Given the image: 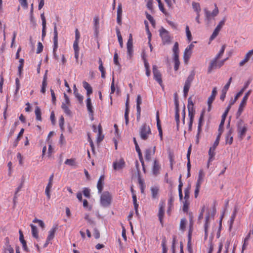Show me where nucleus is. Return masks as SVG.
<instances>
[{
  "mask_svg": "<svg viewBox=\"0 0 253 253\" xmlns=\"http://www.w3.org/2000/svg\"><path fill=\"white\" fill-rule=\"evenodd\" d=\"M144 66L146 69V74L147 77H149L151 74L150 70L149 69V65L148 63H145Z\"/></svg>",
  "mask_w": 253,
  "mask_h": 253,
  "instance_id": "052dcab7",
  "label": "nucleus"
},
{
  "mask_svg": "<svg viewBox=\"0 0 253 253\" xmlns=\"http://www.w3.org/2000/svg\"><path fill=\"white\" fill-rule=\"evenodd\" d=\"M186 223V219L185 218H182L181 219L180 223V229L183 231L185 229Z\"/></svg>",
  "mask_w": 253,
  "mask_h": 253,
  "instance_id": "09e8293b",
  "label": "nucleus"
},
{
  "mask_svg": "<svg viewBox=\"0 0 253 253\" xmlns=\"http://www.w3.org/2000/svg\"><path fill=\"white\" fill-rule=\"evenodd\" d=\"M3 253H14V250L10 245L6 244V247H4Z\"/></svg>",
  "mask_w": 253,
  "mask_h": 253,
  "instance_id": "4c0bfd02",
  "label": "nucleus"
},
{
  "mask_svg": "<svg viewBox=\"0 0 253 253\" xmlns=\"http://www.w3.org/2000/svg\"><path fill=\"white\" fill-rule=\"evenodd\" d=\"M93 235L95 239H98L100 237L99 231L96 228L94 229Z\"/></svg>",
  "mask_w": 253,
  "mask_h": 253,
  "instance_id": "774afa93",
  "label": "nucleus"
},
{
  "mask_svg": "<svg viewBox=\"0 0 253 253\" xmlns=\"http://www.w3.org/2000/svg\"><path fill=\"white\" fill-rule=\"evenodd\" d=\"M191 233L190 232H189L188 234V241L187 243V249L189 253H193V250L191 245Z\"/></svg>",
  "mask_w": 253,
  "mask_h": 253,
  "instance_id": "72a5a7b5",
  "label": "nucleus"
},
{
  "mask_svg": "<svg viewBox=\"0 0 253 253\" xmlns=\"http://www.w3.org/2000/svg\"><path fill=\"white\" fill-rule=\"evenodd\" d=\"M65 164L70 166H75L76 165V160L75 159H67L65 162Z\"/></svg>",
  "mask_w": 253,
  "mask_h": 253,
  "instance_id": "58836bf2",
  "label": "nucleus"
},
{
  "mask_svg": "<svg viewBox=\"0 0 253 253\" xmlns=\"http://www.w3.org/2000/svg\"><path fill=\"white\" fill-rule=\"evenodd\" d=\"M152 192V198L154 199H156L157 198L158 192H159V188L157 186L153 187L151 189Z\"/></svg>",
  "mask_w": 253,
  "mask_h": 253,
  "instance_id": "473e14b6",
  "label": "nucleus"
},
{
  "mask_svg": "<svg viewBox=\"0 0 253 253\" xmlns=\"http://www.w3.org/2000/svg\"><path fill=\"white\" fill-rule=\"evenodd\" d=\"M153 73L154 79L161 86H162L163 81L162 79V75L157 69L156 65L153 66Z\"/></svg>",
  "mask_w": 253,
  "mask_h": 253,
  "instance_id": "6e6552de",
  "label": "nucleus"
},
{
  "mask_svg": "<svg viewBox=\"0 0 253 253\" xmlns=\"http://www.w3.org/2000/svg\"><path fill=\"white\" fill-rule=\"evenodd\" d=\"M173 53H179L178 43L177 42H175L173 47Z\"/></svg>",
  "mask_w": 253,
  "mask_h": 253,
  "instance_id": "0e129e2a",
  "label": "nucleus"
},
{
  "mask_svg": "<svg viewBox=\"0 0 253 253\" xmlns=\"http://www.w3.org/2000/svg\"><path fill=\"white\" fill-rule=\"evenodd\" d=\"M226 17H224L223 19L219 23L210 38L211 41L213 40L218 35L219 31L221 29L223 26L224 25Z\"/></svg>",
  "mask_w": 253,
  "mask_h": 253,
  "instance_id": "0eeeda50",
  "label": "nucleus"
},
{
  "mask_svg": "<svg viewBox=\"0 0 253 253\" xmlns=\"http://www.w3.org/2000/svg\"><path fill=\"white\" fill-rule=\"evenodd\" d=\"M185 30H186V34L187 40H188V42H190L192 41V35H191V32L189 30V28L188 26H186Z\"/></svg>",
  "mask_w": 253,
  "mask_h": 253,
  "instance_id": "a19ab883",
  "label": "nucleus"
},
{
  "mask_svg": "<svg viewBox=\"0 0 253 253\" xmlns=\"http://www.w3.org/2000/svg\"><path fill=\"white\" fill-rule=\"evenodd\" d=\"M160 35L164 44L169 43L170 42V40L169 32L164 28H162L160 30Z\"/></svg>",
  "mask_w": 253,
  "mask_h": 253,
  "instance_id": "9d476101",
  "label": "nucleus"
},
{
  "mask_svg": "<svg viewBox=\"0 0 253 253\" xmlns=\"http://www.w3.org/2000/svg\"><path fill=\"white\" fill-rule=\"evenodd\" d=\"M175 119L176 122L177 126H178L180 120H179V108H175Z\"/></svg>",
  "mask_w": 253,
  "mask_h": 253,
  "instance_id": "79ce46f5",
  "label": "nucleus"
},
{
  "mask_svg": "<svg viewBox=\"0 0 253 253\" xmlns=\"http://www.w3.org/2000/svg\"><path fill=\"white\" fill-rule=\"evenodd\" d=\"M136 109H137V119H139L140 117L141 108L140 105L142 103V99L140 95L138 94L137 96L136 99Z\"/></svg>",
  "mask_w": 253,
  "mask_h": 253,
  "instance_id": "f3484780",
  "label": "nucleus"
},
{
  "mask_svg": "<svg viewBox=\"0 0 253 253\" xmlns=\"http://www.w3.org/2000/svg\"><path fill=\"white\" fill-rule=\"evenodd\" d=\"M188 116L190 118V120H192L193 121L194 115L195 113V109H189V107H188Z\"/></svg>",
  "mask_w": 253,
  "mask_h": 253,
  "instance_id": "ea45409f",
  "label": "nucleus"
},
{
  "mask_svg": "<svg viewBox=\"0 0 253 253\" xmlns=\"http://www.w3.org/2000/svg\"><path fill=\"white\" fill-rule=\"evenodd\" d=\"M194 46L193 43H191L186 48L184 53V59L185 62L188 61L190 58L192 53V50Z\"/></svg>",
  "mask_w": 253,
  "mask_h": 253,
  "instance_id": "ddd939ff",
  "label": "nucleus"
},
{
  "mask_svg": "<svg viewBox=\"0 0 253 253\" xmlns=\"http://www.w3.org/2000/svg\"><path fill=\"white\" fill-rule=\"evenodd\" d=\"M128 114H129V98L127 97L126 102V109L125 112V123L127 125L128 124Z\"/></svg>",
  "mask_w": 253,
  "mask_h": 253,
  "instance_id": "412c9836",
  "label": "nucleus"
},
{
  "mask_svg": "<svg viewBox=\"0 0 253 253\" xmlns=\"http://www.w3.org/2000/svg\"><path fill=\"white\" fill-rule=\"evenodd\" d=\"M83 194L85 197L89 198L90 197V190L88 188H84L83 190Z\"/></svg>",
  "mask_w": 253,
  "mask_h": 253,
  "instance_id": "864d4df0",
  "label": "nucleus"
},
{
  "mask_svg": "<svg viewBox=\"0 0 253 253\" xmlns=\"http://www.w3.org/2000/svg\"><path fill=\"white\" fill-rule=\"evenodd\" d=\"M156 120H157V126L158 130H162L161 123H160V118H159V113L158 111H157V113H156Z\"/></svg>",
  "mask_w": 253,
  "mask_h": 253,
  "instance_id": "de8ad7c7",
  "label": "nucleus"
},
{
  "mask_svg": "<svg viewBox=\"0 0 253 253\" xmlns=\"http://www.w3.org/2000/svg\"><path fill=\"white\" fill-rule=\"evenodd\" d=\"M112 197L111 194L107 191L103 193L100 197V203L104 207L109 206L111 202Z\"/></svg>",
  "mask_w": 253,
  "mask_h": 253,
  "instance_id": "20e7f679",
  "label": "nucleus"
},
{
  "mask_svg": "<svg viewBox=\"0 0 253 253\" xmlns=\"http://www.w3.org/2000/svg\"><path fill=\"white\" fill-rule=\"evenodd\" d=\"M205 111L203 110L200 115V118L199 119L198 129H199V132L202 131V126L203 125V122L204 121V117Z\"/></svg>",
  "mask_w": 253,
  "mask_h": 253,
  "instance_id": "a878e982",
  "label": "nucleus"
},
{
  "mask_svg": "<svg viewBox=\"0 0 253 253\" xmlns=\"http://www.w3.org/2000/svg\"><path fill=\"white\" fill-rule=\"evenodd\" d=\"M161 167L157 160H155L153 166V173L154 175H157L159 173Z\"/></svg>",
  "mask_w": 253,
  "mask_h": 253,
  "instance_id": "4be33fe9",
  "label": "nucleus"
},
{
  "mask_svg": "<svg viewBox=\"0 0 253 253\" xmlns=\"http://www.w3.org/2000/svg\"><path fill=\"white\" fill-rule=\"evenodd\" d=\"M250 60L253 61V49L247 53L244 59L239 63V66L240 67L243 66Z\"/></svg>",
  "mask_w": 253,
  "mask_h": 253,
  "instance_id": "f8f14e48",
  "label": "nucleus"
},
{
  "mask_svg": "<svg viewBox=\"0 0 253 253\" xmlns=\"http://www.w3.org/2000/svg\"><path fill=\"white\" fill-rule=\"evenodd\" d=\"M155 146H154L152 149L151 148L147 149L145 151V158L146 160L150 161L151 159V157L155 154Z\"/></svg>",
  "mask_w": 253,
  "mask_h": 253,
  "instance_id": "2eb2a0df",
  "label": "nucleus"
},
{
  "mask_svg": "<svg viewBox=\"0 0 253 253\" xmlns=\"http://www.w3.org/2000/svg\"><path fill=\"white\" fill-rule=\"evenodd\" d=\"M192 5L193 9L196 12V13H199L201 10L200 4L198 2H193Z\"/></svg>",
  "mask_w": 253,
  "mask_h": 253,
  "instance_id": "f704fd0d",
  "label": "nucleus"
},
{
  "mask_svg": "<svg viewBox=\"0 0 253 253\" xmlns=\"http://www.w3.org/2000/svg\"><path fill=\"white\" fill-rule=\"evenodd\" d=\"M194 76H195L194 72H192L191 73V74H190V75L187 78L185 83L191 85L192 81L194 80Z\"/></svg>",
  "mask_w": 253,
  "mask_h": 253,
  "instance_id": "c9c22d12",
  "label": "nucleus"
},
{
  "mask_svg": "<svg viewBox=\"0 0 253 253\" xmlns=\"http://www.w3.org/2000/svg\"><path fill=\"white\" fill-rule=\"evenodd\" d=\"M104 138V135L102 134V127L100 125L98 126V133L97 137V142L99 143L103 140Z\"/></svg>",
  "mask_w": 253,
  "mask_h": 253,
  "instance_id": "2f4dec72",
  "label": "nucleus"
},
{
  "mask_svg": "<svg viewBox=\"0 0 253 253\" xmlns=\"http://www.w3.org/2000/svg\"><path fill=\"white\" fill-rule=\"evenodd\" d=\"M237 212V209L235 208L234 209V211L232 215L231 216L230 219L229 221V229L230 231H231V230L232 228V226H233L235 217L236 216Z\"/></svg>",
  "mask_w": 253,
  "mask_h": 253,
  "instance_id": "b1692460",
  "label": "nucleus"
},
{
  "mask_svg": "<svg viewBox=\"0 0 253 253\" xmlns=\"http://www.w3.org/2000/svg\"><path fill=\"white\" fill-rule=\"evenodd\" d=\"M191 85L185 83L183 88V93L185 97H186Z\"/></svg>",
  "mask_w": 253,
  "mask_h": 253,
  "instance_id": "a18cd8bd",
  "label": "nucleus"
},
{
  "mask_svg": "<svg viewBox=\"0 0 253 253\" xmlns=\"http://www.w3.org/2000/svg\"><path fill=\"white\" fill-rule=\"evenodd\" d=\"M218 144H216L215 145V142H214L213 146L210 147L209 150V159L208 161V168L209 167V163L212 161L213 158L215 156L214 151Z\"/></svg>",
  "mask_w": 253,
  "mask_h": 253,
  "instance_id": "4468645a",
  "label": "nucleus"
},
{
  "mask_svg": "<svg viewBox=\"0 0 253 253\" xmlns=\"http://www.w3.org/2000/svg\"><path fill=\"white\" fill-rule=\"evenodd\" d=\"M251 234L250 233L248 234V235L247 236V237L244 239V243L242 247V253L243 252V251L245 250L246 246L248 245V241L250 239Z\"/></svg>",
  "mask_w": 253,
  "mask_h": 253,
  "instance_id": "49530a36",
  "label": "nucleus"
},
{
  "mask_svg": "<svg viewBox=\"0 0 253 253\" xmlns=\"http://www.w3.org/2000/svg\"><path fill=\"white\" fill-rule=\"evenodd\" d=\"M125 165V161L123 159H120L118 162L113 163V168L115 170H120L122 169Z\"/></svg>",
  "mask_w": 253,
  "mask_h": 253,
  "instance_id": "a211bd4d",
  "label": "nucleus"
},
{
  "mask_svg": "<svg viewBox=\"0 0 253 253\" xmlns=\"http://www.w3.org/2000/svg\"><path fill=\"white\" fill-rule=\"evenodd\" d=\"M127 46V53L128 56H129V58L130 59L133 55V40L132 35L130 34L129 36V38L126 44Z\"/></svg>",
  "mask_w": 253,
  "mask_h": 253,
  "instance_id": "1a4fd4ad",
  "label": "nucleus"
},
{
  "mask_svg": "<svg viewBox=\"0 0 253 253\" xmlns=\"http://www.w3.org/2000/svg\"><path fill=\"white\" fill-rule=\"evenodd\" d=\"M200 187H201V185L200 184H196V189L195 190V192H194V196H195V197L196 198L198 196V194H199V191H200Z\"/></svg>",
  "mask_w": 253,
  "mask_h": 253,
  "instance_id": "680f3d73",
  "label": "nucleus"
},
{
  "mask_svg": "<svg viewBox=\"0 0 253 253\" xmlns=\"http://www.w3.org/2000/svg\"><path fill=\"white\" fill-rule=\"evenodd\" d=\"M188 107H189V109H194V103H193V102L192 101V99H191V97H190L188 99L187 108H188Z\"/></svg>",
  "mask_w": 253,
  "mask_h": 253,
  "instance_id": "bf43d9fd",
  "label": "nucleus"
},
{
  "mask_svg": "<svg viewBox=\"0 0 253 253\" xmlns=\"http://www.w3.org/2000/svg\"><path fill=\"white\" fill-rule=\"evenodd\" d=\"M204 11L205 13L206 18L208 21L211 20L212 16L211 15V13L210 11H209L207 8L204 9Z\"/></svg>",
  "mask_w": 253,
  "mask_h": 253,
  "instance_id": "8fccbe9b",
  "label": "nucleus"
},
{
  "mask_svg": "<svg viewBox=\"0 0 253 253\" xmlns=\"http://www.w3.org/2000/svg\"><path fill=\"white\" fill-rule=\"evenodd\" d=\"M104 176L101 175L97 182V187L98 189V193H101L102 191L104 185Z\"/></svg>",
  "mask_w": 253,
  "mask_h": 253,
  "instance_id": "aec40b11",
  "label": "nucleus"
},
{
  "mask_svg": "<svg viewBox=\"0 0 253 253\" xmlns=\"http://www.w3.org/2000/svg\"><path fill=\"white\" fill-rule=\"evenodd\" d=\"M138 157H139V159L142 164V166L143 167V170L145 171V168H144V161H143V157H142V153L141 152H138Z\"/></svg>",
  "mask_w": 253,
  "mask_h": 253,
  "instance_id": "5fc2aeb1",
  "label": "nucleus"
},
{
  "mask_svg": "<svg viewBox=\"0 0 253 253\" xmlns=\"http://www.w3.org/2000/svg\"><path fill=\"white\" fill-rule=\"evenodd\" d=\"M87 109L88 112L89 116L91 117V120H93L94 111L93 107L91 104V101L90 97H88L86 100Z\"/></svg>",
  "mask_w": 253,
  "mask_h": 253,
  "instance_id": "dca6fc26",
  "label": "nucleus"
},
{
  "mask_svg": "<svg viewBox=\"0 0 253 253\" xmlns=\"http://www.w3.org/2000/svg\"><path fill=\"white\" fill-rule=\"evenodd\" d=\"M21 6L24 8H27L28 7V3L27 0H19Z\"/></svg>",
  "mask_w": 253,
  "mask_h": 253,
  "instance_id": "338daca9",
  "label": "nucleus"
},
{
  "mask_svg": "<svg viewBox=\"0 0 253 253\" xmlns=\"http://www.w3.org/2000/svg\"><path fill=\"white\" fill-rule=\"evenodd\" d=\"M225 49V45H223L219 52L216 55L215 58L211 61L208 68V73H211L213 69L216 68V61L222 56Z\"/></svg>",
  "mask_w": 253,
  "mask_h": 253,
  "instance_id": "f03ea898",
  "label": "nucleus"
},
{
  "mask_svg": "<svg viewBox=\"0 0 253 253\" xmlns=\"http://www.w3.org/2000/svg\"><path fill=\"white\" fill-rule=\"evenodd\" d=\"M146 17L148 19V20L150 22V23L152 24V25L154 26L155 24V20L154 19L153 17L148 14L147 12L146 13Z\"/></svg>",
  "mask_w": 253,
  "mask_h": 253,
  "instance_id": "603ef678",
  "label": "nucleus"
},
{
  "mask_svg": "<svg viewBox=\"0 0 253 253\" xmlns=\"http://www.w3.org/2000/svg\"><path fill=\"white\" fill-rule=\"evenodd\" d=\"M205 174L203 169H200L199 172L198 178L196 184L201 185L203 181Z\"/></svg>",
  "mask_w": 253,
  "mask_h": 253,
  "instance_id": "bb28decb",
  "label": "nucleus"
},
{
  "mask_svg": "<svg viewBox=\"0 0 253 253\" xmlns=\"http://www.w3.org/2000/svg\"><path fill=\"white\" fill-rule=\"evenodd\" d=\"M245 107V106H244L243 105L241 106V105L240 104L238 111L237 112V113L236 114V117L237 119H238L240 117V116L242 114Z\"/></svg>",
  "mask_w": 253,
  "mask_h": 253,
  "instance_id": "37998d69",
  "label": "nucleus"
},
{
  "mask_svg": "<svg viewBox=\"0 0 253 253\" xmlns=\"http://www.w3.org/2000/svg\"><path fill=\"white\" fill-rule=\"evenodd\" d=\"M84 87L86 90V94L88 97H89L90 95L92 93V88L90 85L85 81L83 82Z\"/></svg>",
  "mask_w": 253,
  "mask_h": 253,
  "instance_id": "5701e85b",
  "label": "nucleus"
},
{
  "mask_svg": "<svg viewBox=\"0 0 253 253\" xmlns=\"http://www.w3.org/2000/svg\"><path fill=\"white\" fill-rule=\"evenodd\" d=\"M118 55L116 52L114 55V62L116 65H120V63L118 60Z\"/></svg>",
  "mask_w": 253,
  "mask_h": 253,
  "instance_id": "69168bd1",
  "label": "nucleus"
},
{
  "mask_svg": "<svg viewBox=\"0 0 253 253\" xmlns=\"http://www.w3.org/2000/svg\"><path fill=\"white\" fill-rule=\"evenodd\" d=\"M54 37H53V53L54 58L56 59H58V57L56 53V51L58 48V32L57 30L56 24L54 23Z\"/></svg>",
  "mask_w": 253,
  "mask_h": 253,
  "instance_id": "39448f33",
  "label": "nucleus"
},
{
  "mask_svg": "<svg viewBox=\"0 0 253 253\" xmlns=\"http://www.w3.org/2000/svg\"><path fill=\"white\" fill-rule=\"evenodd\" d=\"M210 212H209L206 217V222L204 225L205 240H207L208 236V230L210 224Z\"/></svg>",
  "mask_w": 253,
  "mask_h": 253,
  "instance_id": "6ab92c4d",
  "label": "nucleus"
},
{
  "mask_svg": "<svg viewBox=\"0 0 253 253\" xmlns=\"http://www.w3.org/2000/svg\"><path fill=\"white\" fill-rule=\"evenodd\" d=\"M24 128H21V129L20 130L17 138H16V139L15 140L14 143H13V146L14 147H16L17 145H18V142L20 140V138H21V137L23 135V133H24Z\"/></svg>",
  "mask_w": 253,
  "mask_h": 253,
  "instance_id": "c756f323",
  "label": "nucleus"
},
{
  "mask_svg": "<svg viewBox=\"0 0 253 253\" xmlns=\"http://www.w3.org/2000/svg\"><path fill=\"white\" fill-rule=\"evenodd\" d=\"M30 226L32 229V234L33 237L36 239H38L39 238V235L37 227L32 224H30Z\"/></svg>",
  "mask_w": 253,
  "mask_h": 253,
  "instance_id": "c85d7f7f",
  "label": "nucleus"
},
{
  "mask_svg": "<svg viewBox=\"0 0 253 253\" xmlns=\"http://www.w3.org/2000/svg\"><path fill=\"white\" fill-rule=\"evenodd\" d=\"M247 130V124L242 119H240L237 123V131L240 139L242 140L244 138Z\"/></svg>",
  "mask_w": 253,
  "mask_h": 253,
  "instance_id": "f257e3e1",
  "label": "nucleus"
},
{
  "mask_svg": "<svg viewBox=\"0 0 253 253\" xmlns=\"http://www.w3.org/2000/svg\"><path fill=\"white\" fill-rule=\"evenodd\" d=\"M165 202L164 200H161L159 203V212L158 216L160 223L162 226L164 225L163 218L165 214Z\"/></svg>",
  "mask_w": 253,
  "mask_h": 253,
  "instance_id": "423d86ee",
  "label": "nucleus"
},
{
  "mask_svg": "<svg viewBox=\"0 0 253 253\" xmlns=\"http://www.w3.org/2000/svg\"><path fill=\"white\" fill-rule=\"evenodd\" d=\"M117 36H118V41L120 43V45L121 47H123V39L120 34V32L119 30L117 31Z\"/></svg>",
  "mask_w": 253,
  "mask_h": 253,
  "instance_id": "13d9d810",
  "label": "nucleus"
},
{
  "mask_svg": "<svg viewBox=\"0 0 253 253\" xmlns=\"http://www.w3.org/2000/svg\"><path fill=\"white\" fill-rule=\"evenodd\" d=\"M94 27L96 32L99 28V18L98 16H95L93 18Z\"/></svg>",
  "mask_w": 253,
  "mask_h": 253,
  "instance_id": "c03bdc74",
  "label": "nucleus"
},
{
  "mask_svg": "<svg viewBox=\"0 0 253 253\" xmlns=\"http://www.w3.org/2000/svg\"><path fill=\"white\" fill-rule=\"evenodd\" d=\"M70 105H68L66 104L64 102H63L62 103L61 108L63 110L64 113L68 115V116H71L72 115V112L69 108V106Z\"/></svg>",
  "mask_w": 253,
  "mask_h": 253,
  "instance_id": "393cba45",
  "label": "nucleus"
},
{
  "mask_svg": "<svg viewBox=\"0 0 253 253\" xmlns=\"http://www.w3.org/2000/svg\"><path fill=\"white\" fill-rule=\"evenodd\" d=\"M35 114L36 116V119L37 120L42 121V117H41V109L39 107H36L35 109Z\"/></svg>",
  "mask_w": 253,
  "mask_h": 253,
  "instance_id": "e433bc0d",
  "label": "nucleus"
},
{
  "mask_svg": "<svg viewBox=\"0 0 253 253\" xmlns=\"http://www.w3.org/2000/svg\"><path fill=\"white\" fill-rule=\"evenodd\" d=\"M74 95L75 97L77 98L79 102L80 103H82L84 99L83 96L82 95H81L79 92L74 93Z\"/></svg>",
  "mask_w": 253,
  "mask_h": 253,
  "instance_id": "4d7b16f0",
  "label": "nucleus"
},
{
  "mask_svg": "<svg viewBox=\"0 0 253 253\" xmlns=\"http://www.w3.org/2000/svg\"><path fill=\"white\" fill-rule=\"evenodd\" d=\"M43 46L41 42H39L38 43V47L37 49L36 53L39 54L42 52L43 50Z\"/></svg>",
  "mask_w": 253,
  "mask_h": 253,
  "instance_id": "6e6d98bb",
  "label": "nucleus"
},
{
  "mask_svg": "<svg viewBox=\"0 0 253 253\" xmlns=\"http://www.w3.org/2000/svg\"><path fill=\"white\" fill-rule=\"evenodd\" d=\"M189 189H190V188L188 187L184 190V194H185L184 199H185L186 201L189 198V193H190Z\"/></svg>",
  "mask_w": 253,
  "mask_h": 253,
  "instance_id": "e2e57ef3",
  "label": "nucleus"
},
{
  "mask_svg": "<svg viewBox=\"0 0 253 253\" xmlns=\"http://www.w3.org/2000/svg\"><path fill=\"white\" fill-rule=\"evenodd\" d=\"M57 229V226L53 227L49 231L47 239L48 240H51L54 237L55 233Z\"/></svg>",
  "mask_w": 253,
  "mask_h": 253,
  "instance_id": "cd10ccee",
  "label": "nucleus"
},
{
  "mask_svg": "<svg viewBox=\"0 0 253 253\" xmlns=\"http://www.w3.org/2000/svg\"><path fill=\"white\" fill-rule=\"evenodd\" d=\"M150 127L146 124H144L140 128L139 134L142 139L146 140L151 134Z\"/></svg>",
  "mask_w": 253,
  "mask_h": 253,
  "instance_id": "7ed1b4c3",
  "label": "nucleus"
},
{
  "mask_svg": "<svg viewBox=\"0 0 253 253\" xmlns=\"http://www.w3.org/2000/svg\"><path fill=\"white\" fill-rule=\"evenodd\" d=\"M232 133V131L231 129H230L228 133L226 134V143H228L229 144H231L233 142V137L231 136V134Z\"/></svg>",
  "mask_w": 253,
  "mask_h": 253,
  "instance_id": "7c9ffc66",
  "label": "nucleus"
},
{
  "mask_svg": "<svg viewBox=\"0 0 253 253\" xmlns=\"http://www.w3.org/2000/svg\"><path fill=\"white\" fill-rule=\"evenodd\" d=\"M217 93V88L216 87H213V88L212 90L211 94L208 98V111L209 112H210L211 110L212 103L213 102V101L214 100Z\"/></svg>",
  "mask_w": 253,
  "mask_h": 253,
  "instance_id": "9b49d317",
  "label": "nucleus"
},
{
  "mask_svg": "<svg viewBox=\"0 0 253 253\" xmlns=\"http://www.w3.org/2000/svg\"><path fill=\"white\" fill-rule=\"evenodd\" d=\"M219 13V10L217 6L216 3H214V9L213 10L212 12L211 13V15L212 16V17H214L218 15Z\"/></svg>",
  "mask_w": 253,
  "mask_h": 253,
  "instance_id": "3c124183",
  "label": "nucleus"
}]
</instances>
